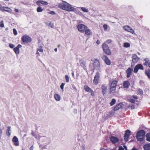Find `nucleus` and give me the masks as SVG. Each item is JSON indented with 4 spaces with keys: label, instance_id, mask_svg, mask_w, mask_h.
<instances>
[{
    "label": "nucleus",
    "instance_id": "35",
    "mask_svg": "<svg viewBox=\"0 0 150 150\" xmlns=\"http://www.w3.org/2000/svg\"><path fill=\"white\" fill-rule=\"evenodd\" d=\"M138 93L139 94L142 95L143 93V92L142 89L139 88L138 91Z\"/></svg>",
    "mask_w": 150,
    "mask_h": 150
},
{
    "label": "nucleus",
    "instance_id": "5",
    "mask_svg": "<svg viewBox=\"0 0 150 150\" xmlns=\"http://www.w3.org/2000/svg\"><path fill=\"white\" fill-rule=\"evenodd\" d=\"M91 61L93 62V66L94 69L98 70L100 67V64L99 61L96 59H92Z\"/></svg>",
    "mask_w": 150,
    "mask_h": 150
},
{
    "label": "nucleus",
    "instance_id": "45",
    "mask_svg": "<svg viewBox=\"0 0 150 150\" xmlns=\"http://www.w3.org/2000/svg\"><path fill=\"white\" fill-rule=\"evenodd\" d=\"M38 51L40 52H43V50L42 49V47H40V49H38L37 50Z\"/></svg>",
    "mask_w": 150,
    "mask_h": 150
},
{
    "label": "nucleus",
    "instance_id": "28",
    "mask_svg": "<svg viewBox=\"0 0 150 150\" xmlns=\"http://www.w3.org/2000/svg\"><path fill=\"white\" fill-rule=\"evenodd\" d=\"M145 74L147 76L149 79L150 80V69H148L145 71Z\"/></svg>",
    "mask_w": 150,
    "mask_h": 150
},
{
    "label": "nucleus",
    "instance_id": "20",
    "mask_svg": "<svg viewBox=\"0 0 150 150\" xmlns=\"http://www.w3.org/2000/svg\"><path fill=\"white\" fill-rule=\"evenodd\" d=\"M145 62L143 64L144 66H148L150 68V62L148 58H146L144 59Z\"/></svg>",
    "mask_w": 150,
    "mask_h": 150
},
{
    "label": "nucleus",
    "instance_id": "48",
    "mask_svg": "<svg viewBox=\"0 0 150 150\" xmlns=\"http://www.w3.org/2000/svg\"><path fill=\"white\" fill-rule=\"evenodd\" d=\"M112 42V41L110 40H107L106 42L107 43H111Z\"/></svg>",
    "mask_w": 150,
    "mask_h": 150
},
{
    "label": "nucleus",
    "instance_id": "4",
    "mask_svg": "<svg viewBox=\"0 0 150 150\" xmlns=\"http://www.w3.org/2000/svg\"><path fill=\"white\" fill-rule=\"evenodd\" d=\"M21 40L24 43H30L32 41L31 38L27 35L23 36L21 37Z\"/></svg>",
    "mask_w": 150,
    "mask_h": 150
},
{
    "label": "nucleus",
    "instance_id": "39",
    "mask_svg": "<svg viewBox=\"0 0 150 150\" xmlns=\"http://www.w3.org/2000/svg\"><path fill=\"white\" fill-rule=\"evenodd\" d=\"M0 27L1 28H3L4 27V22L3 21H1L0 22Z\"/></svg>",
    "mask_w": 150,
    "mask_h": 150
},
{
    "label": "nucleus",
    "instance_id": "43",
    "mask_svg": "<svg viewBox=\"0 0 150 150\" xmlns=\"http://www.w3.org/2000/svg\"><path fill=\"white\" fill-rule=\"evenodd\" d=\"M103 28L104 30H107L108 28V25L106 24H104L103 25Z\"/></svg>",
    "mask_w": 150,
    "mask_h": 150
},
{
    "label": "nucleus",
    "instance_id": "16",
    "mask_svg": "<svg viewBox=\"0 0 150 150\" xmlns=\"http://www.w3.org/2000/svg\"><path fill=\"white\" fill-rule=\"evenodd\" d=\"M36 4L38 6H40L41 4L47 5L48 3L46 1L42 0H38L36 2Z\"/></svg>",
    "mask_w": 150,
    "mask_h": 150
},
{
    "label": "nucleus",
    "instance_id": "60",
    "mask_svg": "<svg viewBox=\"0 0 150 150\" xmlns=\"http://www.w3.org/2000/svg\"><path fill=\"white\" fill-rule=\"evenodd\" d=\"M54 50L55 51V52H57V48H55V49H54Z\"/></svg>",
    "mask_w": 150,
    "mask_h": 150
},
{
    "label": "nucleus",
    "instance_id": "12",
    "mask_svg": "<svg viewBox=\"0 0 150 150\" xmlns=\"http://www.w3.org/2000/svg\"><path fill=\"white\" fill-rule=\"evenodd\" d=\"M139 58L137 54H134L132 56V62L134 63H137L139 60Z\"/></svg>",
    "mask_w": 150,
    "mask_h": 150
},
{
    "label": "nucleus",
    "instance_id": "23",
    "mask_svg": "<svg viewBox=\"0 0 150 150\" xmlns=\"http://www.w3.org/2000/svg\"><path fill=\"white\" fill-rule=\"evenodd\" d=\"M11 127L10 126L8 127H7V129L6 130V135L8 137H9L11 135Z\"/></svg>",
    "mask_w": 150,
    "mask_h": 150
},
{
    "label": "nucleus",
    "instance_id": "40",
    "mask_svg": "<svg viewBox=\"0 0 150 150\" xmlns=\"http://www.w3.org/2000/svg\"><path fill=\"white\" fill-rule=\"evenodd\" d=\"M128 101L132 103H134L135 102V100L133 99H130L128 100Z\"/></svg>",
    "mask_w": 150,
    "mask_h": 150
},
{
    "label": "nucleus",
    "instance_id": "3",
    "mask_svg": "<svg viewBox=\"0 0 150 150\" xmlns=\"http://www.w3.org/2000/svg\"><path fill=\"white\" fill-rule=\"evenodd\" d=\"M145 135V132L143 130L139 131L137 133L136 137L138 141L142 142L144 140Z\"/></svg>",
    "mask_w": 150,
    "mask_h": 150
},
{
    "label": "nucleus",
    "instance_id": "31",
    "mask_svg": "<svg viewBox=\"0 0 150 150\" xmlns=\"http://www.w3.org/2000/svg\"><path fill=\"white\" fill-rule=\"evenodd\" d=\"M146 140L148 142H150V133H147L146 135Z\"/></svg>",
    "mask_w": 150,
    "mask_h": 150
},
{
    "label": "nucleus",
    "instance_id": "37",
    "mask_svg": "<svg viewBox=\"0 0 150 150\" xmlns=\"http://www.w3.org/2000/svg\"><path fill=\"white\" fill-rule=\"evenodd\" d=\"M130 44L128 42H126L124 44V47H129Z\"/></svg>",
    "mask_w": 150,
    "mask_h": 150
},
{
    "label": "nucleus",
    "instance_id": "51",
    "mask_svg": "<svg viewBox=\"0 0 150 150\" xmlns=\"http://www.w3.org/2000/svg\"><path fill=\"white\" fill-rule=\"evenodd\" d=\"M33 146H31L30 148V150H33Z\"/></svg>",
    "mask_w": 150,
    "mask_h": 150
},
{
    "label": "nucleus",
    "instance_id": "18",
    "mask_svg": "<svg viewBox=\"0 0 150 150\" xmlns=\"http://www.w3.org/2000/svg\"><path fill=\"white\" fill-rule=\"evenodd\" d=\"M105 53L107 54L110 55L111 54V52L110 51L109 47H103Z\"/></svg>",
    "mask_w": 150,
    "mask_h": 150
},
{
    "label": "nucleus",
    "instance_id": "61",
    "mask_svg": "<svg viewBox=\"0 0 150 150\" xmlns=\"http://www.w3.org/2000/svg\"><path fill=\"white\" fill-rule=\"evenodd\" d=\"M72 75L74 76V73L73 72L72 73Z\"/></svg>",
    "mask_w": 150,
    "mask_h": 150
},
{
    "label": "nucleus",
    "instance_id": "24",
    "mask_svg": "<svg viewBox=\"0 0 150 150\" xmlns=\"http://www.w3.org/2000/svg\"><path fill=\"white\" fill-rule=\"evenodd\" d=\"M144 150H150V143L145 144L143 146Z\"/></svg>",
    "mask_w": 150,
    "mask_h": 150
},
{
    "label": "nucleus",
    "instance_id": "30",
    "mask_svg": "<svg viewBox=\"0 0 150 150\" xmlns=\"http://www.w3.org/2000/svg\"><path fill=\"white\" fill-rule=\"evenodd\" d=\"M19 47H14L13 49V50L14 52L16 54H18L19 53Z\"/></svg>",
    "mask_w": 150,
    "mask_h": 150
},
{
    "label": "nucleus",
    "instance_id": "19",
    "mask_svg": "<svg viewBox=\"0 0 150 150\" xmlns=\"http://www.w3.org/2000/svg\"><path fill=\"white\" fill-rule=\"evenodd\" d=\"M122 103H120L116 104L114 108V111H116L120 109L122 107Z\"/></svg>",
    "mask_w": 150,
    "mask_h": 150
},
{
    "label": "nucleus",
    "instance_id": "34",
    "mask_svg": "<svg viewBox=\"0 0 150 150\" xmlns=\"http://www.w3.org/2000/svg\"><path fill=\"white\" fill-rule=\"evenodd\" d=\"M37 11L38 12H42L43 11V9L41 7H39L37 8Z\"/></svg>",
    "mask_w": 150,
    "mask_h": 150
},
{
    "label": "nucleus",
    "instance_id": "53",
    "mask_svg": "<svg viewBox=\"0 0 150 150\" xmlns=\"http://www.w3.org/2000/svg\"><path fill=\"white\" fill-rule=\"evenodd\" d=\"M14 11H15V12H17V13L19 11L16 8H15V9Z\"/></svg>",
    "mask_w": 150,
    "mask_h": 150
},
{
    "label": "nucleus",
    "instance_id": "33",
    "mask_svg": "<svg viewBox=\"0 0 150 150\" xmlns=\"http://www.w3.org/2000/svg\"><path fill=\"white\" fill-rule=\"evenodd\" d=\"M130 133H131V131L128 129L127 130L126 132L125 133V134L127 135H128V136H129L130 135Z\"/></svg>",
    "mask_w": 150,
    "mask_h": 150
},
{
    "label": "nucleus",
    "instance_id": "2",
    "mask_svg": "<svg viewBox=\"0 0 150 150\" xmlns=\"http://www.w3.org/2000/svg\"><path fill=\"white\" fill-rule=\"evenodd\" d=\"M59 6L60 8L68 11H74L75 10V8L70 4L64 1H63V3L60 4Z\"/></svg>",
    "mask_w": 150,
    "mask_h": 150
},
{
    "label": "nucleus",
    "instance_id": "15",
    "mask_svg": "<svg viewBox=\"0 0 150 150\" xmlns=\"http://www.w3.org/2000/svg\"><path fill=\"white\" fill-rule=\"evenodd\" d=\"M133 69L130 67H129L126 71V73L127 74V77L128 78H129L132 72Z\"/></svg>",
    "mask_w": 150,
    "mask_h": 150
},
{
    "label": "nucleus",
    "instance_id": "6",
    "mask_svg": "<svg viewBox=\"0 0 150 150\" xmlns=\"http://www.w3.org/2000/svg\"><path fill=\"white\" fill-rule=\"evenodd\" d=\"M100 73L98 72H97L96 73V75L94 76L93 80V83L95 85H97L98 83L100 78Z\"/></svg>",
    "mask_w": 150,
    "mask_h": 150
},
{
    "label": "nucleus",
    "instance_id": "17",
    "mask_svg": "<svg viewBox=\"0 0 150 150\" xmlns=\"http://www.w3.org/2000/svg\"><path fill=\"white\" fill-rule=\"evenodd\" d=\"M110 140L113 143L115 144L119 141V139L116 137L111 136Z\"/></svg>",
    "mask_w": 150,
    "mask_h": 150
},
{
    "label": "nucleus",
    "instance_id": "7",
    "mask_svg": "<svg viewBox=\"0 0 150 150\" xmlns=\"http://www.w3.org/2000/svg\"><path fill=\"white\" fill-rule=\"evenodd\" d=\"M77 28L78 31L81 33H84L85 30L88 28L86 26L82 24L78 25H77Z\"/></svg>",
    "mask_w": 150,
    "mask_h": 150
},
{
    "label": "nucleus",
    "instance_id": "54",
    "mask_svg": "<svg viewBox=\"0 0 150 150\" xmlns=\"http://www.w3.org/2000/svg\"><path fill=\"white\" fill-rule=\"evenodd\" d=\"M9 47H14V45L12 44H9Z\"/></svg>",
    "mask_w": 150,
    "mask_h": 150
},
{
    "label": "nucleus",
    "instance_id": "47",
    "mask_svg": "<svg viewBox=\"0 0 150 150\" xmlns=\"http://www.w3.org/2000/svg\"><path fill=\"white\" fill-rule=\"evenodd\" d=\"M49 13L50 14L52 15H54L55 14L54 12L53 11H52L50 12H49Z\"/></svg>",
    "mask_w": 150,
    "mask_h": 150
},
{
    "label": "nucleus",
    "instance_id": "38",
    "mask_svg": "<svg viewBox=\"0 0 150 150\" xmlns=\"http://www.w3.org/2000/svg\"><path fill=\"white\" fill-rule=\"evenodd\" d=\"M65 77L66 79V82H69V77L68 75H65Z\"/></svg>",
    "mask_w": 150,
    "mask_h": 150
},
{
    "label": "nucleus",
    "instance_id": "55",
    "mask_svg": "<svg viewBox=\"0 0 150 150\" xmlns=\"http://www.w3.org/2000/svg\"><path fill=\"white\" fill-rule=\"evenodd\" d=\"M131 108L132 109H134L135 108V107L134 105H132L131 106Z\"/></svg>",
    "mask_w": 150,
    "mask_h": 150
},
{
    "label": "nucleus",
    "instance_id": "46",
    "mask_svg": "<svg viewBox=\"0 0 150 150\" xmlns=\"http://www.w3.org/2000/svg\"><path fill=\"white\" fill-rule=\"evenodd\" d=\"M65 85V83H62L61 85L60 86V88H61L62 89V90H63V88H64V85Z\"/></svg>",
    "mask_w": 150,
    "mask_h": 150
},
{
    "label": "nucleus",
    "instance_id": "11",
    "mask_svg": "<svg viewBox=\"0 0 150 150\" xmlns=\"http://www.w3.org/2000/svg\"><path fill=\"white\" fill-rule=\"evenodd\" d=\"M123 28L126 31L129 32L132 34L134 33V31L128 25H125L123 26Z\"/></svg>",
    "mask_w": 150,
    "mask_h": 150
},
{
    "label": "nucleus",
    "instance_id": "1",
    "mask_svg": "<svg viewBox=\"0 0 150 150\" xmlns=\"http://www.w3.org/2000/svg\"><path fill=\"white\" fill-rule=\"evenodd\" d=\"M118 81L117 80H114L110 81V84L109 89V93L110 94L113 95L116 92V87L117 85Z\"/></svg>",
    "mask_w": 150,
    "mask_h": 150
},
{
    "label": "nucleus",
    "instance_id": "26",
    "mask_svg": "<svg viewBox=\"0 0 150 150\" xmlns=\"http://www.w3.org/2000/svg\"><path fill=\"white\" fill-rule=\"evenodd\" d=\"M84 88L85 90L87 92H90V91L91 90V89L89 88L88 86L87 85H84Z\"/></svg>",
    "mask_w": 150,
    "mask_h": 150
},
{
    "label": "nucleus",
    "instance_id": "9",
    "mask_svg": "<svg viewBox=\"0 0 150 150\" xmlns=\"http://www.w3.org/2000/svg\"><path fill=\"white\" fill-rule=\"evenodd\" d=\"M102 93L103 96L105 95L108 91V87L105 84L102 85L101 87Z\"/></svg>",
    "mask_w": 150,
    "mask_h": 150
},
{
    "label": "nucleus",
    "instance_id": "25",
    "mask_svg": "<svg viewBox=\"0 0 150 150\" xmlns=\"http://www.w3.org/2000/svg\"><path fill=\"white\" fill-rule=\"evenodd\" d=\"M54 97L55 99L57 101L60 100L61 99L60 96L58 94L56 93L54 94Z\"/></svg>",
    "mask_w": 150,
    "mask_h": 150
},
{
    "label": "nucleus",
    "instance_id": "41",
    "mask_svg": "<svg viewBox=\"0 0 150 150\" xmlns=\"http://www.w3.org/2000/svg\"><path fill=\"white\" fill-rule=\"evenodd\" d=\"M13 33L15 35H16L17 34V31L15 29V28L13 29Z\"/></svg>",
    "mask_w": 150,
    "mask_h": 150
},
{
    "label": "nucleus",
    "instance_id": "56",
    "mask_svg": "<svg viewBox=\"0 0 150 150\" xmlns=\"http://www.w3.org/2000/svg\"><path fill=\"white\" fill-rule=\"evenodd\" d=\"M100 41L99 40H97L96 41V43L98 44H99L100 43Z\"/></svg>",
    "mask_w": 150,
    "mask_h": 150
},
{
    "label": "nucleus",
    "instance_id": "49",
    "mask_svg": "<svg viewBox=\"0 0 150 150\" xmlns=\"http://www.w3.org/2000/svg\"><path fill=\"white\" fill-rule=\"evenodd\" d=\"M0 10L2 11L3 10V7H2V6L1 5H0Z\"/></svg>",
    "mask_w": 150,
    "mask_h": 150
},
{
    "label": "nucleus",
    "instance_id": "59",
    "mask_svg": "<svg viewBox=\"0 0 150 150\" xmlns=\"http://www.w3.org/2000/svg\"><path fill=\"white\" fill-rule=\"evenodd\" d=\"M17 47H21V45H18Z\"/></svg>",
    "mask_w": 150,
    "mask_h": 150
},
{
    "label": "nucleus",
    "instance_id": "32",
    "mask_svg": "<svg viewBox=\"0 0 150 150\" xmlns=\"http://www.w3.org/2000/svg\"><path fill=\"white\" fill-rule=\"evenodd\" d=\"M129 136H128V135H127L125 134L124 136V139L125 141L126 142H127L129 140Z\"/></svg>",
    "mask_w": 150,
    "mask_h": 150
},
{
    "label": "nucleus",
    "instance_id": "44",
    "mask_svg": "<svg viewBox=\"0 0 150 150\" xmlns=\"http://www.w3.org/2000/svg\"><path fill=\"white\" fill-rule=\"evenodd\" d=\"M90 92L91 93V94L92 96H95L94 93L92 89L91 91Z\"/></svg>",
    "mask_w": 150,
    "mask_h": 150
},
{
    "label": "nucleus",
    "instance_id": "14",
    "mask_svg": "<svg viewBox=\"0 0 150 150\" xmlns=\"http://www.w3.org/2000/svg\"><path fill=\"white\" fill-rule=\"evenodd\" d=\"M130 85V83L129 81H125L123 83V88H124L127 89L129 88Z\"/></svg>",
    "mask_w": 150,
    "mask_h": 150
},
{
    "label": "nucleus",
    "instance_id": "21",
    "mask_svg": "<svg viewBox=\"0 0 150 150\" xmlns=\"http://www.w3.org/2000/svg\"><path fill=\"white\" fill-rule=\"evenodd\" d=\"M3 11H6L9 13H11L12 10L11 8L8 7L4 6L3 7Z\"/></svg>",
    "mask_w": 150,
    "mask_h": 150
},
{
    "label": "nucleus",
    "instance_id": "8",
    "mask_svg": "<svg viewBox=\"0 0 150 150\" xmlns=\"http://www.w3.org/2000/svg\"><path fill=\"white\" fill-rule=\"evenodd\" d=\"M139 69L142 70L144 69L143 67L141 64H139L136 66L134 69L133 72L135 73H137L138 72Z\"/></svg>",
    "mask_w": 150,
    "mask_h": 150
},
{
    "label": "nucleus",
    "instance_id": "27",
    "mask_svg": "<svg viewBox=\"0 0 150 150\" xmlns=\"http://www.w3.org/2000/svg\"><path fill=\"white\" fill-rule=\"evenodd\" d=\"M86 62H85L83 61L80 63V65L81 67H83L84 69H86Z\"/></svg>",
    "mask_w": 150,
    "mask_h": 150
},
{
    "label": "nucleus",
    "instance_id": "57",
    "mask_svg": "<svg viewBox=\"0 0 150 150\" xmlns=\"http://www.w3.org/2000/svg\"><path fill=\"white\" fill-rule=\"evenodd\" d=\"M2 130L0 129V134H2Z\"/></svg>",
    "mask_w": 150,
    "mask_h": 150
},
{
    "label": "nucleus",
    "instance_id": "58",
    "mask_svg": "<svg viewBox=\"0 0 150 150\" xmlns=\"http://www.w3.org/2000/svg\"><path fill=\"white\" fill-rule=\"evenodd\" d=\"M36 54H39V53L38 52V51L37 50V51L36 52Z\"/></svg>",
    "mask_w": 150,
    "mask_h": 150
},
{
    "label": "nucleus",
    "instance_id": "10",
    "mask_svg": "<svg viewBox=\"0 0 150 150\" xmlns=\"http://www.w3.org/2000/svg\"><path fill=\"white\" fill-rule=\"evenodd\" d=\"M102 58L107 65H110L111 64V62L106 56L105 55H103L102 57Z\"/></svg>",
    "mask_w": 150,
    "mask_h": 150
},
{
    "label": "nucleus",
    "instance_id": "64",
    "mask_svg": "<svg viewBox=\"0 0 150 150\" xmlns=\"http://www.w3.org/2000/svg\"><path fill=\"white\" fill-rule=\"evenodd\" d=\"M32 134L33 135V136H34V135H33V133H32Z\"/></svg>",
    "mask_w": 150,
    "mask_h": 150
},
{
    "label": "nucleus",
    "instance_id": "62",
    "mask_svg": "<svg viewBox=\"0 0 150 150\" xmlns=\"http://www.w3.org/2000/svg\"><path fill=\"white\" fill-rule=\"evenodd\" d=\"M9 0H4V1H9Z\"/></svg>",
    "mask_w": 150,
    "mask_h": 150
},
{
    "label": "nucleus",
    "instance_id": "42",
    "mask_svg": "<svg viewBox=\"0 0 150 150\" xmlns=\"http://www.w3.org/2000/svg\"><path fill=\"white\" fill-rule=\"evenodd\" d=\"M47 24L52 28H53L54 27V24L53 23H51L50 22L49 23Z\"/></svg>",
    "mask_w": 150,
    "mask_h": 150
},
{
    "label": "nucleus",
    "instance_id": "50",
    "mask_svg": "<svg viewBox=\"0 0 150 150\" xmlns=\"http://www.w3.org/2000/svg\"><path fill=\"white\" fill-rule=\"evenodd\" d=\"M132 97L135 99H137L138 98L136 96H133Z\"/></svg>",
    "mask_w": 150,
    "mask_h": 150
},
{
    "label": "nucleus",
    "instance_id": "13",
    "mask_svg": "<svg viewBox=\"0 0 150 150\" xmlns=\"http://www.w3.org/2000/svg\"><path fill=\"white\" fill-rule=\"evenodd\" d=\"M12 141L14 142V145L16 146H18L19 145V141L18 138L16 136H14L12 139Z\"/></svg>",
    "mask_w": 150,
    "mask_h": 150
},
{
    "label": "nucleus",
    "instance_id": "52",
    "mask_svg": "<svg viewBox=\"0 0 150 150\" xmlns=\"http://www.w3.org/2000/svg\"><path fill=\"white\" fill-rule=\"evenodd\" d=\"M118 150H124V148H123L122 147H120L119 148Z\"/></svg>",
    "mask_w": 150,
    "mask_h": 150
},
{
    "label": "nucleus",
    "instance_id": "63",
    "mask_svg": "<svg viewBox=\"0 0 150 150\" xmlns=\"http://www.w3.org/2000/svg\"><path fill=\"white\" fill-rule=\"evenodd\" d=\"M104 44H103L102 45V47H103V46H104Z\"/></svg>",
    "mask_w": 150,
    "mask_h": 150
},
{
    "label": "nucleus",
    "instance_id": "29",
    "mask_svg": "<svg viewBox=\"0 0 150 150\" xmlns=\"http://www.w3.org/2000/svg\"><path fill=\"white\" fill-rule=\"evenodd\" d=\"M116 102V100L115 99H112L110 103V106H112L115 104Z\"/></svg>",
    "mask_w": 150,
    "mask_h": 150
},
{
    "label": "nucleus",
    "instance_id": "36",
    "mask_svg": "<svg viewBox=\"0 0 150 150\" xmlns=\"http://www.w3.org/2000/svg\"><path fill=\"white\" fill-rule=\"evenodd\" d=\"M81 10L83 12H88V10L84 7H81Z\"/></svg>",
    "mask_w": 150,
    "mask_h": 150
},
{
    "label": "nucleus",
    "instance_id": "22",
    "mask_svg": "<svg viewBox=\"0 0 150 150\" xmlns=\"http://www.w3.org/2000/svg\"><path fill=\"white\" fill-rule=\"evenodd\" d=\"M85 34L86 35L89 36L90 35H92V32L91 30L88 29H86L84 32Z\"/></svg>",
    "mask_w": 150,
    "mask_h": 150
}]
</instances>
